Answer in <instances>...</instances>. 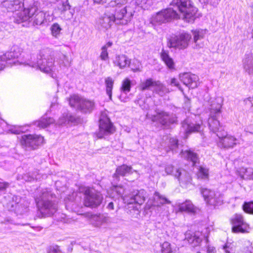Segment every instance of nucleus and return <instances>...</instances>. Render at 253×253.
Wrapping results in <instances>:
<instances>
[{"instance_id":"48","label":"nucleus","mask_w":253,"mask_h":253,"mask_svg":"<svg viewBox=\"0 0 253 253\" xmlns=\"http://www.w3.org/2000/svg\"><path fill=\"white\" fill-rule=\"evenodd\" d=\"M246 253H251V252L250 251L247 250Z\"/></svg>"},{"instance_id":"26","label":"nucleus","mask_w":253,"mask_h":253,"mask_svg":"<svg viewBox=\"0 0 253 253\" xmlns=\"http://www.w3.org/2000/svg\"><path fill=\"white\" fill-rule=\"evenodd\" d=\"M114 83V80L110 77H108L105 79L106 91L110 99H112V90L113 88Z\"/></svg>"},{"instance_id":"35","label":"nucleus","mask_w":253,"mask_h":253,"mask_svg":"<svg viewBox=\"0 0 253 253\" xmlns=\"http://www.w3.org/2000/svg\"><path fill=\"white\" fill-rule=\"evenodd\" d=\"M154 195L157 197L158 199L163 200L164 201V203L169 204L170 203L167 198L161 195L158 192L156 191L154 193Z\"/></svg>"},{"instance_id":"10","label":"nucleus","mask_w":253,"mask_h":253,"mask_svg":"<svg viewBox=\"0 0 253 253\" xmlns=\"http://www.w3.org/2000/svg\"><path fill=\"white\" fill-rule=\"evenodd\" d=\"M218 137V145L224 149H230L233 148L238 143V139L236 137L229 134L224 135L222 133L217 134Z\"/></svg>"},{"instance_id":"33","label":"nucleus","mask_w":253,"mask_h":253,"mask_svg":"<svg viewBox=\"0 0 253 253\" xmlns=\"http://www.w3.org/2000/svg\"><path fill=\"white\" fill-rule=\"evenodd\" d=\"M101 52L100 57L102 60H106L109 58V55L105 46H102L101 48Z\"/></svg>"},{"instance_id":"19","label":"nucleus","mask_w":253,"mask_h":253,"mask_svg":"<svg viewBox=\"0 0 253 253\" xmlns=\"http://www.w3.org/2000/svg\"><path fill=\"white\" fill-rule=\"evenodd\" d=\"M162 86L161 82L159 81H155L152 78H149L141 82L139 85V89L144 91L149 89L152 87H160Z\"/></svg>"},{"instance_id":"8","label":"nucleus","mask_w":253,"mask_h":253,"mask_svg":"<svg viewBox=\"0 0 253 253\" xmlns=\"http://www.w3.org/2000/svg\"><path fill=\"white\" fill-rule=\"evenodd\" d=\"M21 145L24 148H29L34 150L45 143L44 138L41 134H28L23 135L19 140Z\"/></svg>"},{"instance_id":"1","label":"nucleus","mask_w":253,"mask_h":253,"mask_svg":"<svg viewBox=\"0 0 253 253\" xmlns=\"http://www.w3.org/2000/svg\"><path fill=\"white\" fill-rule=\"evenodd\" d=\"M171 4L176 7L178 12L172 8H168L158 12L154 19L156 22L165 23L173 19L181 18L186 22H194L196 18L198 8L192 0H172Z\"/></svg>"},{"instance_id":"12","label":"nucleus","mask_w":253,"mask_h":253,"mask_svg":"<svg viewBox=\"0 0 253 253\" xmlns=\"http://www.w3.org/2000/svg\"><path fill=\"white\" fill-rule=\"evenodd\" d=\"M180 77L182 83L189 88L193 89L198 86L199 78L197 75L189 73H184L180 75Z\"/></svg>"},{"instance_id":"32","label":"nucleus","mask_w":253,"mask_h":253,"mask_svg":"<svg viewBox=\"0 0 253 253\" xmlns=\"http://www.w3.org/2000/svg\"><path fill=\"white\" fill-rule=\"evenodd\" d=\"M51 32L52 35L54 37H57L60 33L61 28L57 23H54L51 27Z\"/></svg>"},{"instance_id":"40","label":"nucleus","mask_w":253,"mask_h":253,"mask_svg":"<svg viewBox=\"0 0 253 253\" xmlns=\"http://www.w3.org/2000/svg\"><path fill=\"white\" fill-rule=\"evenodd\" d=\"M8 186V183L6 182H0V191L5 190Z\"/></svg>"},{"instance_id":"39","label":"nucleus","mask_w":253,"mask_h":253,"mask_svg":"<svg viewBox=\"0 0 253 253\" xmlns=\"http://www.w3.org/2000/svg\"><path fill=\"white\" fill-rule=\"evenodd\" d=\"M192 32L194 36V41L195 42H196L197 41L200 39V33L198 31H193Z\"/></svg>"},{"instance_id":"23","label":"nucleus","mask_w":253,"mask_h":253,"mask_svg":"<svg viewBox=\"0 0 253 253\" xmlns=\"http://www.w3.org/2000/svg\"><path fill=\"white\" fill-rule=\"evenodd\" d=\"M54 123V120L50 117H41L34 122V124L40 128H45Z\"/></svg>"},{"instance_id":"29","label":"nucleus","mask_w":253,"mask_h":253,"mask_svg":"<svg viewBox=\"0 0 253 253\" xmlns=\"http://www.w3.org/2000/svg\"><path fill=\"white\" fill-rule=\"evenodd\" d=\"M242 209L245 213L253 215V201L244 202L242 206Z\"/></svg>"},{"instance_id":"25","label":"nucleus","mask_w":253,"mask_h":253,"mask_svg":"<svg viewBox=\"0 0 253 253\" xmlns=\"http://www.w3.org/2000/svg\"><path fill=\"white\" fill-rule=\"evenodd\" d=\"M184 154L185 159L192 162L193 166H194L199 159L198 154L191 150L185 151Z\"/></svg>"},{"instance_id":"45","label":"nucleus","mask_w":253,"mask_h":253,"mask_svg":"<svg viewBox=\"0 0 253 253\" xmlns=\"http://www.w3.org/2000/svg\"><path fill=\"white\" fill-rule=\"evenodd\" d=\"M208 253H215V250L213 248H209L207 251Z\"/></svg>"},{"instance_id":"34","label":"nucleus","mask_w":253,"mask_h":253,"mask_svg":"<svg viewBox=\"0 0 253 253\" xmlns=\"http://www.w3.org/2000/svg\"><path fill=\"white\" fill-rule=\"evenodd\" d=\"M201 129V125L195 124L192 126H190L188 128V131L190 132H199Z\"/></svg>"},{"instance_id":"9","label":"nucleus","mask_w":253,"mask_h":253,"mask_svg":"<svg viewBox=\"0 0 253 253\" xmlns=\"http://www.w3.org/2000/svg\"><path fill=\"white\" fill-rule=\"evenodd\" d=\"M115 131L116 128L110 118L105 113H102L99 121V130L95 133L96 136L101 139L105 135L113 134Z\"/></svg>"},{"instance_id":"42","label":"nucleus","mask_w":253,"mask_h":253,"mask_svg":"<svg viewBox=\"0 0 253 253\" xmlns=\"http://www.w3.org/2000/svg\"><path fill=\"white\" fill-rule=\"evenodd\" d=\"M170 142L175 147H177L178 144V139H177L176 138H172L170 139Z\"/></svg>"},{"instance_id":"38","label":"nucleus","mask_w":253,"mask_h":253,"mask_svg":"<svg viewBox=\"0 0 253 253\" xmlns=\"http://www.w3.org/2000/svg\"><path fill=\"white\" fill-rule=\"evenodd\" d=\"M223 249L225 250L226 253H233V252L235 251L232 247H230L229 246H227V244H225L223 246Z\"/></svg>"},{"instance_id":"21","label":"nucleus","mask_w":253,"mask_h":253,"mask_svg":"<svg viewBox=\"0 0 253 253\" xmlns=\"http://www.w3.org/2000/svg\"><path fill=\"white\" fill-rule=\"evenodd\" d=\"M83 98L78 94H73L71 95L68 98L69 105L71 107L76 109L79 111L81 106Z\"/></svg>"},{"instance_id":"3","label":"nucleus","mask_w":253,"mask_h":253,"mask_svg":"<svg viewBox=\"0 0 253 253\" xmlns=\"http://www.w3.org/2000/svg\"><path fill=\"white\" fill-rule=\"evenodd\" d=\"M23 7L16 14V20L18 23L33 20L36 24L41 25L44 22L45 14L40 10L35 3Z\"/></svg>"},{"instance_id":"41","label":"nucleus","mask_w":253,"mask_h":253,"mask_svg":"<svg viewBox=\"0 0 253 253\" xmlns=\"http://www.w3.org/2000/svg\"><path fill=\"white\" fill-rule=\"evenodd\" d=\"M245 130L248 133H253V124L248 125L245 128Z\"/></svg>"},{"instance_id":"14","label":"nucleus","mask_w":253,"mask_h":253,"mask_svg":"<svg viewBox=\"0 0 253 253\" xmlns=\"http://www.w3.org/2000/svg\"><path fill=\"white\" fill-rule=\"evenodd\" d=\"M198 210V208L189 200H186L178 205V211L179 212H186L195 214Z\"/></svg>"},{"instance_id":"44","label":"nucleus","mask_w":253,"mask_h":253,"mask_svg":"<svg viewBox=\"0 0 253 253\" xmlns=\"http://www.w3.org/2000/svg\"><path fill=\"white\" fill-rule=\"evenodd\" d=\"M107 208L108 209L111 210H114V203L112 202H110L107 206Z\"/></svg>"},{"instance_id":"7","label":"nucleus","mask_w":253,"mask_h":253,"mask_svg":"<svg viewBox=\"0 0 253 253\" xmlns=\"http://www.w3.org/2000/svg\"><path fill=\"white\" fill-rule=\"evenodd\" d=\"M232 225L231 231L234 233H248L251 227L249 223L245 220L242 213H236L229 219Z\"/></svg>"},{"instance_id":"22","label":"nucleus","mask_w":253,"mask_h":253,"mask_svg":"<svg viewBox=\"0 0 253 253\" xmlns=\"http://www.w3.org/2000/svg\"><path fill=\"white\" fill-rule=\"evenodd\" d=\"M54 60L52 58L43 59L40 64V69L43 72L50 73L52 72Z\"/></svg>"},{"instance_id":"5","label":"nucleus","mask_w":253,"mask_h":253,"mask_svg":"<svg viewBox=\"0 0 253 253\" xmlns=\"http://www.w3.org/2000/svg\"><path fill=\"white\" fill-rule=\"evenodd\" d=\"M222 104L214 99L211 101L210 108V116L208 119V124L210 129L214 132L219 134L224 129L218 119L221 112Z\"/></svg>"},{"instance_id":"18","label":"nucleus","mask_w":253,"mask_h":253,"mask_svg":"<svg viewBox=\"0 0 253 253\" xmlns=\"http://www.w3.org/2000/svg\"><path fill=\"white\" fill-rule=\"evenodd\" d=\"M132 169V168L130 166L126 164L121 165L116 168L113 176L115 178H119L120 176H125L127 174L131 173Z\"/></svg>"},{"instance_id":"47","label":"nucleus","mask_w":253,"mask_h":253,"mask_svg":"<svg viewBox=\"0 0 253 253\" xmlns=\"http://www.w3.org/2000/svg\"><path fill=\"white\" fill-rule=\"evenodd\" d=\"M59 251V247L58 246L56 247V249H55V252H57Z\"/></svg>"},{"instance_id":"6","label":"nucleus","mask_w":253,"mask_h":253,"mask_svg":"<svg viewBox=\"0 0 253 253\" xmlns=\"http://www.w3.org/2000/svg\"><path fill=\"white\" fill-rule=\"evenodd\" d=\"M191 39V36L187 33L174 35L167 40V45L169 48L184 49L187 48Z\"/></svg>"},{"instance_id":"49","label":"nucleus","mask_w":253,"mask_h":253,"mask_svg":"<svg viewBox=\"0 0 253 253\" xmlns=\"http://www.w3.org/2000/svg\"><path fill=\"white\" fill-rule=\"evenodd\" d=\"M145 1H147V0H144Z\"/></svg>"},{"instance_id":"43","label":"nucleus","mask_w":253,"mask_h":253,"mask_svg":"<svg viewBox=\"0 0 253 253\" xmlns=\"http://www.w3.org/2000/svg\"><path fill=\"white\" fill-rule=\"evenodd\" d=\"M108 0H93V2L98 4L105 3Z\"/></svg>"},{"instance_id":"46","label":"nucleus","mask_w":253,"mask_h":253,"mask_svg":"<svg viewBox=\"0 0 253 253\" xmlns=\"http://www.w3.org/2000/svg\"><path fill=\"white\" fill-rule=\"evenodd\" d=\"M112 42H108L103 46H105L106 49H107L108 47H111L112 45Z\"/></svg>"},{"instance_id":"11","label":"nucleus","mask_w":253,"mask_h":253,"mask_svg":"<svg viewBox=\"0 0 253 253\" xmlns=\"http://www.w3.org/2000/svg\"><path fill=\"white\" fill-rule=\"evenodd\" d=\"M151 119L152 122H156L158 125L166 127L172 123L169 114L164 111L158 112L156 115H152Z\"/></svg>"},{"instance_id":"24","label":"nucleus","mask_w":253,"mask_h":253,"mask_svg":"<svg viewBox=\"0 0 253 253\" xmlns=\"http://www.w3.org/2000/svg\"><path fill=\"white\" fill-rule=\"evenodd\" d=\"M114 63L120 68L122 69L128 66L130 64V61L125 55H119L116 57Z\"/></svg>"},{"instance_id":"36","label":"nucleus","mask_w":253,"mask_h":253,"mask_svg":"<svg viewBox=\"0 0 253 253\" xmlns=\"http://www.w3.org/2000/svg\"><path fill=\"white\" fill-rule=\"evenodd\" d=\"M53 206V204L51 201H46L43 204V207L45 209H50Z\"/></svg>"},{"instance_id":"30","label":"nucleus","mask_w":253,"mask_h":253,"mask_svg":"<svg viewBox=\"0 0 253 253\" xmlns=\"http://www.w3.org/2000/svg\"><path fill=\"white\" fill-rule=\"evenodd\" d=\"M171 244L168 241H165L160 245V250L159 253H172Z\"/></svg>"},{"instance_id":"20","label":"nucleus","mask_w":253,"mask_h":253,"mask_svg":"<svg viewBox=\"0 0 253 253\" xmlns=\"http://www.w3.org/2000/svg\"><path fill=\"white\" fill-rule=\"evenodd\" d=\"M95 107V103L93 100L83 98L79 111L84 113H89L92 112Z\"/></svg>"},{"instance_id":"27","label":"nucleus","mask_w":253,"mask_h":253,"mask_svg":"<svg viewBox=\"0 0 253 253\" xmlns=\"http://www.w3.org/2000/svg\"><path fill=\"white\" fill-rule=\"evenodd\" d=\"M197 178L198 179L209 180V169L202 166L199 167L197 172Z\"/></svg>"},{"instance_id":"2","label":"nucleus","mask_w":253,"mask_h":253,"mask_svg":"<svg viewBox=\"0 0 253 253\" xmlns=\"http://www.w3.org/2000/svg\"><path fill=\"white\" fill-rule=\"evenodd\" d=\"M107 17L110 22L123 25L130 22L134 11L127 4V0H114L110 2Z\"/></svg>"},{"instance_id":"16","label":"nucleus","mask_w":253,"mask_h":253,"mask_svg":"<svg viewBox=\"0 0 253 253\" xmlns=\"http://www.w3.org/2000/svg\"><path fill=\"white\" fill-rule=\"evenodd\" d=\"M160 57L162 61L165 63L169 69L171 70L175 69L174 61L172 58L169 55L168 50L163 48L160 53Z\"/></svg>"},{"instance_id":"28","label":"nucleus","mask_w":253,"mask_h":253,"mask_svg":"<svg viewBox=\"0 0 253 253\" xmlns=\"http://www.w3.org/2000/svg\"><path fill=\"white\" fill-rule=\"evenodd\" d=\"M21 54V49L18 47H13L5 53L9 59L17 58Z\"/></svg>"},{"instance_id":"37","label":"nucleus","mask_w":253,"mask_h":253,"mask_svg":"<svg viewBox=\"0 0 253 253\" xmlns=\"http://www.w3.org/2000/svg\"><path fill=\"white\" fill-rule=\"evenodd\" d=\"M170 84L171 85H173V86H176L178 88H180L179 83L178 81L177 80V79L175 78L171 79Z\"/></svg>"},{"instance_id":"4","label":"nucleus","mask_w":253,"mask_h":253,"mask_svg":"<svg viewBox=\"0 0 253 253\" xmlns=\"http://www.w3.org/2000/svg\"><path fill=\"white\" fill-rule=\"evenodd\" d=\"M81 193L84 195L83 204L91 209L97 208L102 203L103 197L101 192L93 187L84 186L80 188Z\"/></svg>"},{"instance_id":"17","label":"nucleus","mask_w":253,"mask_h":253,"mask_svg":"<svg viewBox=\"0 0 253 253\" xmlns=\"http://www.w3.org/2000/svg\"><path fill=\"white\" fill-rule=\"evenodd\" d=\"M128 198V197L126 198ZM130 198V201H128L126 199H125L126 203L127 204H137L141 205L145 201V192L143 190L137 191L136 193L132 196Z\"/></svg>"},{"instance_id":"31","label":"nucleus","mask_w":253,"mask_h":253,"mask_svg":"<svg viewBox=\"0 0 253 253\" xmlns=\"http://www.w3.org/2000/svg\"><path fill=\"white\" fill-rule=\"evenodd\" d=\"M131 81L128 78H125L122 83L121 86V90L123 92H128L131 89Z\"/></svg>"},{"instance_id":"50","label":"nucleus","mask_w":253,"mask_h":253,"mask_svg":"<svg viewBox=\"0 0 253 253\" xmlns=\"http://www.w3.org/2000/svg\"><path fill=\"white\" fill-rule=\"evenodd\" d=\"M197 253H200L199 252H197Z\"/></svg>"},{"instance_id":"13","label":"nucleus","mask_w":253,"mask_h":253,"mask_svg":"<svg viewBox=\"0 0 253 253\" xmlns=\"http://www.w3.org/2000/svg\"><path fill=\"white\" fill-rule=\"evenodd\" d=\"M24 6L21 0H6L2 3V7L8 12H14L19 10Z\"/></svg>"},{"instance_id":"15","label":"nucleus","mask_w":253,"mask_h":253,"mask_svg":"<svg viewBox=\"0 0 253 253\" xmlns=\"http://www.w3.org/2000/svg\"><path fill=\"white\" fill-rule=\"evenodd\" d=\"M201 193L204 200L210 205L215 206L218 203V198L216 194L210 189L204 188L202 189Z\"/></svg>"}]
</instances>
